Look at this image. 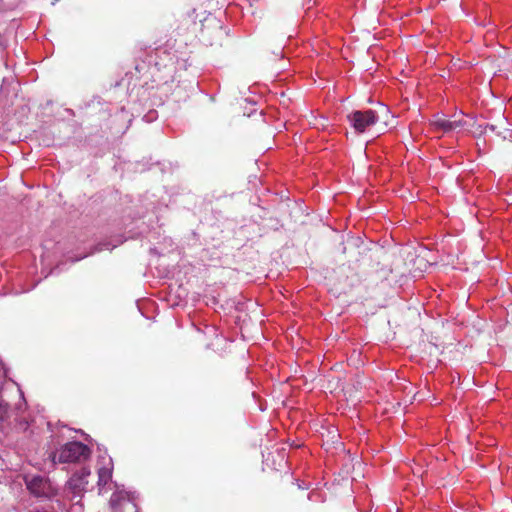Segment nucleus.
Returning <instances> with one entry per match:
<instances>
[{
    "label": "nucleus",
    "mask_w": 512,
    "mask_h": 512,
    "mask_svg": "<svg viewBox=\"0 0 512 512\" xmlns=\"http://www.w3.org/2000/svg\"><path fill=\"white\" fill-rule=\"evenodd\" d=\"M90 449L81 442H69L61 447L57 452H51L49 458L52 464L56 463H76L89 458Z\"/></svg>",
    "instance_id": "f257e3e1"
},
{
    "label": "nucleus",
    "mask_w": 512,
    "mask_h": 512,
    "mask_svg": "<svg viewBox=\"0 0 512 512\" xmlns=\"http://www.w3.org/2000/svg\"><path fill=\"white\" fill-rule=\"evenodd\" d=\"M25 483L28 490L37 497L51 498L57 494V489L43 476H27Z\"/></svg>",
    "instance_id": "f03ea898"
},
{
    "label": "nucleus",
    "mask_w": 512,
    "mask_h": 512,
    "mask_svg": "<svg viewBox=\"0 0 512 512\" xmlns=\"http://www.w3.org/2000/svg\"><path fill=\"white\" fill-rule=\"evenodd\" d=\"M379 120L378 115L373 110L354 111L348 115L350 125L358 133H363Z\"/></svg>",
    "instance_id": "7ed1b4c3"
},
{
    "label": "nucleus",
    "mask_w": 512,
    "mask_h": 512,
    "mask_svg": "<svg viewBox=\"0 0 512 512\" xmlns=\"http://www.w3.org/2000/svg\"><path fill=\"white\" fill-rule=\"evenodd\" d=\"M90 474L91 472L89 468H81L71 476L67 482V487L72 491L73 494L81 495V493L84 492L87 488L88 477Z\"/></svg>",
    "instance_id": "20e7f679"
},
{
    "label": "nucleus",
    "mask_w": 512,
    "mask_h": 512,
    "mask_svg": "<svg viewBox=\"0 0 512 512\" xmlns=\"http://www.w3.org/2000/svg\"><path fill=\"white\" fill-rule=\"evenodd\" d=\"M433 125L435 128L441 129L444 132H450L462 128L465 122L463 120H449L440 117L433 121Z\"/></svg>",
    "instance_id": "39448f33"
},
{
    "label": "nucleus",
    "mask_w": 512,
    "mask_h": 512,
    "mask_svg": "<svg viewBox=\"0 0 512 512\" xmlns=\"http://www.w3.org/2000/svg\"><path fill=\"white\" fill-rule=\"evenodd\" d=\"M130 501L128 496L123 492H115L111 495L110 498V506L114 510V512H121V507L123 505H129Z\"/></svg>",
    "instance_id": "423d86ee"
},
{
    "label": "nucleus",
    "mask_w": 512,
    "mask_h": 512,
    "mask_svg": "<svg viewBox=\"0 0 512 512\" xmlns=\"http://www.w3.org/2000/svg\"><path fill=\"white\" fill-rule=\"evenodd\" d=\"M112 478V467H101L98 470V486H105Z\"/></svg>",
    "instance_id": "0eeeda50"
},
{
    "label": "nucleus",
    "mask_w": 512,
    "mask_h": 512,
    "mask_svg": "<svg viewBox=\"0 0 512 512\" xmlns=\"http://www.w3.org/2000/svg\"><path fill=\"white\" fill-rule=\"evenodd\" d=\"M12 414H14V412L9 410L8 405L0 402V428L2 430L5 429L4 423L11 418Z\"/></svg>",
    "instance_id": "6e6552de"
},
{
    "label": "nucleus",
    "mask_w": 512,
    "mask_h": 512,
    "mask_svg": "<svg viewBox=\"0 0 512 512\" xmlns=\"http://www.w3.org/2000/svg\"><path fill=\"white\" fill-rule=\"evenodd\" d=\"M6 374L3 369V367H0V389L2 388L4 382H5Z\"/></svg>",
    "instance_id": "1a4fd4ad"
},
{
    "label": "nucleus",
    "mask_w": 512,
    "mask_h": 512,
    "mask_svg": "<svg viewBox=\"0 0 512 512\" xmlns=\"http://www.w3.org/2000/svg\"><path fill=\"white\" fill-rule=\"evenodd\" d=\"M26 428H27V422H25V421H20V422H19V429H20V430H26Z\"/></svg>",
    "instance_id": "9d476101"
}]
</instances>
